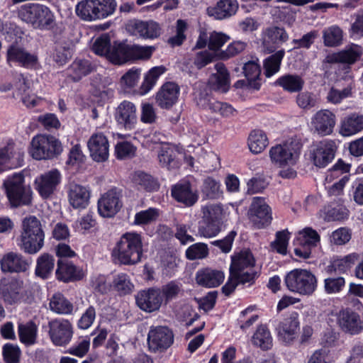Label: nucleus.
Returning a JSON list of instances; mask_svg holds the SVG:
<instances>
[{"label":"nucleus","instance_id":"obj_1","mask_svg":"<svg viewBox=\"0 0 363 363\" xmlns=\"http://www.w3.org/2000/svg\"><path fill=\"white\" fill-rule=\"evenodd\" d=\"M255 259L250 250H242L231 257L230 275L222 287L223 293L230 295L239 285L254 284L259 274L255 269Z\"/></svg>","mask_w":363,"mask_h":363},{"label":"nucleus","instance_id":"obj_2","mask_svg":"<svg viewBox=\"0 0 363 363\" xmlns=\"http://www.w3.org/2000/svg\"><path fill=\"white\" fill-rule=\"evenodd\" d=\"M143 254V238L136 232L123 234L112 251L114 260L124 265H134L141 261Z\"/></svg>","mask_w":363,"mask_h":363},{"label":"nucleus","instance_id":"obj_3","mask_svg":"<svg viewBox=\"0 0 363 363\" xmlns=\"http://www.w3.org/2000/svg\"><path fill=\"white\" fill-rule=\"evenodd\" d=\"M4 194L11 208L30 206L32 203L33 191L26 183L23 172L8 175L2 184Z\"/></svg>","mask_w":363,"mask_h":363},{"label":"nucleus","instance_id":"obj_4","mask_svg":"<svg viewBox=\"0 0 363 363\" xmlns=\"http://www.w3.org/2000/svg\"><path fill=\"white\" fill-rule=\"evenodd\" d=\"M21 248L26 253L34 255L44 246L45 233L40 221L34 216H29L22 221Z\"/></svg>","mask_w":363,"mask_h":363},{"label":"nucleus","instance_id":"obj_5","mask_svg":"<svg viewBox=\"0 0 363 363\" xmlns=\"http://www.w3.org/2000/svg\"><path fill=\"white\" fill-rule=\"evenodd\" d=\"M116 7V0H81L75 6V13L81 20L91 22L111 16Z\"/></svg>","mask_w":363,"mask_h":363},{"label":"nucleus","instance_id":"obj_6","mask_svg":"<svg viewBox=\"0 0 363 363\" xmlns=\"http://www.w3.org/2000/svg\"><path fill=\"white\" fill-rule=\"evenodd\" d=\"M284 283L290 291L306 296L313 294L318 286L315 275L303 269L290 271L284 277Z\"/></svg>","mask_w":363,"mask_h":363},{"label":"nucleus","instance_id":"obj_7","mask_svg":"<svg viewBox=\"0 0 363 363\" xmlns=\"http://www.w3.org/2000/svg\"><path fill=\"white\" fill-rule=\"evenodd\" d=\"M62 152L61 142L50 135H38L31 141L29 152L33 158L50 160L60 155Z\"/></svg>","mask_w":363,"mask_h":363},{"label":"nucleus","instance_id":"obj_8","mask_svg":"<svg viewBox=\"0 0 363 363\" xmlns=\"http://www.w3.org/2000/svg\"><path fill=\"white\" fill-rule=\"evenodd\" d=\"M22 18L40 28H48L54 21L51 11L46 6L39 4H28L21 11Z\"/></svg>","mask_w":363,"mask_h":363},{"label":"nucleus","instance_id":"obj_9","mask_svg":"<svg viewBox=\"0 0 363 363\" xmlns=\"http://www.w3.org/2000/svg\"><path fill=\"white\" fill-rule=\"evenodd\" d=\"M174 333L167 326L150 327L147 338L149 350L152 352H162L174 343Z\"/></svg>","mask_w":363,"mask_h":363},{"label":"nucleus","instance_id":"obj_10","mask_svg":"<svg viewBox=\"0 0 363 363\" xmlns=\"http://www.w3.org/2000/svg\"><path fill=\"white\" fill-rule=\"evenodd\" d=\"M319 242L320 235L317 231L311 228H305L298 233L294 240V254L298 258L308 259Z\"/></svg>","mask_w":363,"mask_h":363},{"label":"nucleus","instance_id":"obj_11","mask_svg":"<svg viewBox=\"0 0 363 363\" xmlns=\"http://www.w3.org/2000/svg\"><path fill=\"white\" fill-rule=\"evenodd\" d=\"M336 151L335 142L324 139L311 145L309 156L315 166L323 168L333 160Z\"/></svg>","mask_w":363,"mask_h":363},{"label":"nucleus","instance_id":"obj_12","mask_svg":"<svg viewBox=\"0 0 363 363\" xmlns=\"http://www.w3.org/2000/svg\"><path fill=\"white\" fill-rule=\"evenodd\" d=\"M48 335L55 346H67L72 340L73 328L72 323L62 318L52 319L48 322Z\"/></svg>","mask_w":363,"mask_h":363},{"label":"nucleus","instance_id":"obj_13","mask_svg":"<svg viewBox=\"0 0 363 363\" xmlns=\"http://www.w3.org/2000/svg\"><path fill=\"white\" fill-rule=\"evenodd\" d=\"M125 28L130 35L150 40L157 38L160 35L162 30L160 24L152 20L141 21L133 19L128 22Z\"/></svg>","mask_w":363,"mask_h":363},{"label":"nucleus","instance_id":"obj_14","mask_svg":"<svg viewBox=\"0 0 363 363\" xmlns=\"http://www.w3.org/2000/svg\"><path fill=\"white\" fill-rule=\"evenodd\" d=\"M122 206V194L116 188L111 189L102 194L98 201V211L104 218L115 216Z\"/></svg>","mask_w":363,"mask_h":363},{"label":"nucleus","instance_id":"obj_15","mask_svg":"<svg viewBox=\"0 0 363 363\" xmlns=\"http://www.w3.org/2000/svg\"><path fill=\"white\" fill-rule=\"evenodd\" d=\"M61 182V174L57 169H51L35 179L34 186L39 195L43 199L50 198Z\"/></svg>","mask_w":363,"mask_h":363},{"label":"nucleus","instance_id":"obj_16","mask_svg":"<svg viewBox=\"0 0 363 363\" xmlns=\"http://www.w3.org/2000/svg\"><path fill=\"white\" fill-rule=\"evenodd\" d=\"M249 218L257 228H262L270 223L272 218L270 208L263 198L253 199L249 211Z\"/></svg>","mask_w":363,"mask_h":363},{"label":"nucleus","instance_id":"obj_17","mask_svg":"<svg viewBox=\"0 0 363 363\" xmlns=\"http://www.w3.org/2000/svg\"><path fill=\"white\" fill-rule=\"evenodd\" d=\"M160 289L149 288L138 293L135 300L138 306L143 311L152 313L158 311L162 306V298Z\"/></svg>","mask_w":363,"mask_h":363},{"label":"nucleus","instance_id":"obj_18","mask_svg":"<svg viewBox=\"0 0 363 363\" xmlns=\"http://www.w3.org/2000/svg\"><path fill=\"white\" fill-rule=\"evenodd\" d=\"M90 157L97 162H105L109 156V143L102 133L93 134L87 142Z\"/></svg>","mask_w":363,"mask_h":363},{"label":"nucleus","instance_id":"obj_19","mask_svg":"<svg viewBox=\"0 0 363 363\" xmlns=\"http://www.w3.org/2000/svg\"><path fill=\"white\" fill-rule=\"evenodd\" d=\"M171 195L175 201L184 207L194 206L199 198L197 190L192 189L191 184L189 182H179L172 186Z\"/></svg>","mask_w":363,"mask_h":363},{"label":"nucleus","instance_id":"obj_20","mask_svg":"<svg viewBox=\"0 0 363 363\" xmlns=\"http://www.w3.org/2000/svg\"><path fill=\"white\" fill-rule=\"evenodd\" d=\"M180 87L173 82L163 84L155 96L157 105L162 109H169L179 99Z\"/></svg>","mask_w":363,"mask_h":363},{"label":"nucleus","instance_id":"obj_21","mask_svg":"<svg viewBox=\"0 0 363 363\" xmlns=\"http://www.w3.org/2000/svg\"><path fill=\"white\" fill-rule=\"evenodd\" d=\"M289 38V34L283 27L270 26L267 28L262 35V44L269 53L274 52Z\"/></svg>","mask_w":363,"mask_h":363},{"label":"nucleus","instance_id":"obj_22","mask_svg":"<svg viewBox=\"0 0 363 363\" xmlns=\"http://www.w3.org/2000/svg\"><path fill=\"white\" fill-rule=\"evenodd\" d=\"M337 320L342 330L351 335H357L363 330V320L360 315L349 308L340 311Z\"/></svg>","mask_w":363,"mask_h":363},{"label":"nucleus","instance_id":"obj_23","mask_svg":"<svg viewBox=\"0 0 363 363\" xmlns=\"http://www.w3.org/2000/svg\"><path fill=\"white\" fill-rule=\"evenodd\" d=\"M31 264V259L26 258L21 254L11 252L5 254L0 260L1 269L3 272H25Z\"/></svg>","mask_w":363,"mask_h":363},{"label":"nucleus","instance_id":"obj_24","mask_svg":"<svg viewBox=\"0 0 363 363\" xmlns=\"http://www.w3.org/2000/svg\"><path fill=\"white\" fill-rule=\"evenodd\" d=\"M136 111V106L133 103L123 101L116 109L115 119L125 130H133L137 123Z\"/></svg>","mask_w":363,"mask_h":363},{"label":"nucleus","instance_id":"obj_25","mask_svg":"<svg viewBox=\"0 0 363 363\" xmlns=\"http://www.w3.org/2000/svg\"><path fill=\"white\" fill-rule=\"evenodd\" d=\"M6 60L8 63L17 62L27 69L35 68L38 65V56L27 52L23 48L11 45L7 50Z\"/></svg>","mask_w":363,"mask_h":363},{"label":"nucleus","instance_id":"obj_26","mask_svg":"<svg viewBox=\"0 0 363 363\" xmlns=\"http://www.w3.org/2000/svg\"><path fill=\"white\" fill-rule=\"evenodd\" d=\"M238 7L237 0H219L216 5L208 6L206 13L213 19L222 21L235 15Z\"/></svg>","mask_w":363,"mask_h":363},{"label":"nucleus","instance_id":"obj_27","mask_svg":"<svg viewBox=\"0 0 363 363\" xmlns=\"http://www.w3.org/2000/svg\"><path fill=\"white\" fill-rule=\"evenodd\" d=\"M196 100L197 105L201 108L210 110L212 113H218L223 117L233 116L235 112V109L230 104L216 101L206 94H201Z\"/></svg>","mask_w":363,"mask_h":363},{"label":"nucleus","instance_id":"obj_28","mask_svg":"<svg viewBox=\"0 0 363 363\" xmlns=\"http://www.w3.org/2000/svg\"><path fill=\"white\" fill-rule=\"evenodd\" d=\"M298 327V313L292 312L277 326L279 340L286 344L290 343L295 339Z\"/></svg>","mask_w":363,"mask_h":363},{"label":"nucleus","instance_id":"obj_29","mask_svg":"<svg viewBox=\"0 0 363 363\" xmlns=\"http://www.w3.org/2000/svg\"><path fill=\"white\" fill-rule=\"evenodd\" d=\"M312 125L318 134L330 135L336 123L335 115L328 110L318 111L312 118Z\"/></svg>","mask_w":363,"mask_h":363},{"label":"nucleus","instance_id":"obj_30","mask_svg":"<svg viewBox=\"0 0 363 363\" xmlns=\"http://www.w3.org/2000/svg\"><path fill=\"white\" fill-rule=\"evenodd\" d=\"M55 275L59 281L65 283L81 280L84 277L82 269L65 259L58 260Z\"/></svg>","mask_w":363,"mask_h":363},{"label":"nucleus","instance_id":"obj_31","mask_svg":"<svg viewBox=\"0 0 363 363\" xmlns=\"http://www.w3.org/2000/svg\"><path fill=\"white\" fill-rule=\"evenodd\" d=\"M215 69L216 73L211 75L208 85L214 91L226 93L230 88V74L222 62L216 63Z\"/></svg>","mask_w":363,"mask_h":363},{"label":"nucleus","instance_id":"obj_32","mask_svg":"<svg viewBox=\"0 0 363 363\" xmlns=\"http://www.w3.org/2000/svg\"><path fill=\"white\" fill-rule=\"evenodd\" d=\"M96 70V65L90 60L77 58L67 67V76L73 82H79Z\"/></svg>","mask_w":363,"mask_h":363},{"label":"nucleus","instance_id":"obj_33","mask_svg":"<svg viewBox=\"0 0 363 363\" xmlns=\"http://www.w3.org/2000/svg\"><path fill=\"white\" fill-rule=\"evenodd\" d=\"M223 272L211 268L199 269L196 274V283L206 288H214L221 284L224 280Z\"/></svg>","mask_w":363,"mask_h":363},{"label":"nucleus","instance_id":"obj_34","mask_svg":"<svg viewBox=\"0 0 363 363\" xmlns=\"http://www.w3.org/2000/svg\"><path fill=\"white\" fill-rule=\"evenodd\" d=\"M363 130V115L353 113L343 118L340 122V134L352 136Z\"/></svg>","mask_w":363,"mask_h":363},{"label":"nucleus","instance_id":"obj_35","mask_svg":"<svg viewBox=\"0 0 363 363\" xmlns=\"http://www.w3.org/2000/svg\"><path fill=\"white\" fill-rule=\"evenodd\" d=\"M90 192L88 189L77 184H71L68 191V199L74 208H84L89 203Z\"/></svg>","mask_w":363,"mask_h":363},{"label":"nucleus","instance_id":"obj_36","mask_svg":"<svg viewBox=\"0 0 363 363\" xmlns=\"http://www.w3.org/2000/svg\"><path fill=\"white\" fill-rule=\"evenodd\" d=\"M294 151L291 144L284 143L272 147L269 151L272 161L280 166L291 163L294 160Z\"/></svg>","mask_w":363,"mask_h":363},{"label":"nucleus","instance_id":"obj_37","mask_svg":"<svg viewBox=\"0 0 363 363\" xmlns=\"http://www.w3.org/2000/svg\"><path fill=\"white\" fill-rule=\"evenodd\" d=\"M274 84L281 87L287 92L295 93L302 90L305 81L298 74H286L279 77L275 81Z\"/></svg>","mask_w":363,"mask_h":363},{"label":"nucleus","instance_id":"obj_38","mask_svg":"<svg viewBox=\"0 0 363 363\" xmlns=\"http://www.w3.org/2000/svg\"><path fill=\"white\" fill-rule=\"evenodd\" d=\"M357 259L358 255L355 253L350 254L341 258L334 259L327 266L325 272L330 274L333 273H345L352 267Z\"/></svg>","mask_w":363,"mask_h":363},{"label":"nucleus","instance_id":"obj_39","mask_svg":"<svg viewBox=\"0 0 363 363\" xmlns=\"http://www.w3.org/2000/svg\"><path fill=\"white\" fill-rule=\"evenodd\" d=\"M54 267L55 258L53 256L44 253L36 260L35 274L43 279H48L53 272Z\"/></svg>","mask_w":363,"mask_h":363},{"label":"nucleus","instance_id":"obj_40","mask_svg":"<svg viewBox=\"0 0 363 363\" xmlns=\"http://www.w3.org/2000/svg\"><path fill=\"white\" fill-rule=\"evenodd\" d=\"M323 44L325 47L335 48L340 46L343 40V30L337 26L326 27L323 30Z\"/></svg>","mask_w":363,"mask_h":363},{"label":"nucleus","instance_id":"obj_41","mask_svg":"<svg viewBox=\"0 0 363 363\" xmlns=\"http://www.w3.org/2000/svg\"><path fill=\"white\" fill-rule=\"evenodd\" d=\"M108 59L116 65H122L130 61V45L115 42L112 45Z\"/></svg>","mask_w":363,"mask_h":363},{"label":"nucleus","instance_id":"obj_42","mask_svg":"<svg viewBox=\"0 0 363 363\" xmlns=\"http://www.w3.org/2000/svg\"><path fill=\"white\" fill-rule=\"evenodd\" d=\"M177 155V151L174 148L164 145L160 148L157 157L159 162L162 167L172 169H177L180 166Z\"/></svg>","mask_w":363,"mask_h":363},{"label":"nucleus","instance_id":"obj_43","mask_svg":"<svg viewBox=\"0 0 363 363\" xmlns=\"http://www.w3.org/2000/svg\"><path fill=\"white\" fill-rule=\"evenodd\" d=\"M166 71L167 69L163 65L151 68L145 75L144 80L140 87V93L142 95L147 94L155 86L160 77Z\"/></svg>","mask_w":363,"mask_h":363},{"label":"nucleus","instance_id":"obj_44","mask_svg":"<svg viewBox=\"0 0 363 363\" xmlns=\"http://www.w3.org/2000/svg\"><path fill=\"white\" fill-rule=\"evenodd\" d=\"M253 345L268 350L272 347V337L266 325H260L252 337Z\"/></svg>","mask_w":363,"mask_h":363},{"label":"nucleus","instance_id":"obj_45","mask_svg":"<svg viewBox=\"0 0 363 363\" xmlns=\"http://www.w3.org/2000/svg\"><path fill=\"white\" fill-rule=\"evenodd\" d=\"M49 306L50 309L57 314L68 315L73 311L72 303L60 293L52 295L50 299Z\"/></svg>","mask_w":363,"mask_h":363},{"label":"nucleus","instance_id":"obj_46","mask_svg":"<svg viewBox=\"0 0 363 363\" xmlns=\"http://www.w3.org/2000/svg\"><path fill=\"white\" fill-rule=\"evenodd\" d=\"M111 286L120 295L130 294L134 288L130 276L123 272L113 275Z\"/></svg>","mask_w":363,"mask_h":363},{"label":"nucleus","instance_id":"obj_47","mask_svg":"<svg viewBox=\"0 0 363 363\" xmlns=\"http://www.w3.org/2000/svg\"><path fill=\"white\" fill-rule=\"evenodd\" d=\"M342 64L348 66L359 61L363 55V47L355 43H350L340 50Z\"/></svg>","mask_w":363,"mask_h":363},{"label":"nucleus","instance_id":"obj_48","mask_svg":"<svg viewBox=\"0 0 363 363\" xmlns=\"http://www.w3.org/2000/svg\"><path fill=\"white\" fill-rule=\"evenodd\" d=\"M268 138L265 133L261 130H252L248 138V147L254 154L262 152L268 145Z\"/></svg>","mask_w":363,"mask_h":363},{"label":"nucleus","instance_id":"obj_49","mask_svg":"<svg viewBox=\"0 0 363 363\" xmlns=\"http://www.w3.org/2000/svg\"><path fill=\"white\" fill-rule=\"evenodd\" d=\"M21 292L22 282L17 280H11L4 286L2 296L6 303L13 304L21 299Z\"/></svg>","mask_w":363,"mask_h":363},{"label":"nucleus","instance_id":"obj_50","mask_svg":"<svg viewBox=\"0 0 363 363\" xmlns=\"http://www.w3.org/2000/svg\"><path fill=\"white\" fill-rule=\"evenodd\" d=\"M18 332L20 341L22 343L26 345H32L35 343L38 327L33 321H29L26 324H20Z\"/></svg>","mask_w":363,"mask_h":363},{"label":"nucleus","instance_id":"obj_51","mask_svg":"<svg viewBox=\"0 0 363 363\" xmlns=\"http://www.w3.org/2000/svg\"><path fill=\"white\" fill-rule=\"evenodd\" d=\"M133 183L138 190L152 192L159 188L157 181L151 175L145 172H138L133 177Z\"/></svg>","mask_w":363,"mask_h":363},{"label":"nucleus","instance_id":"obj_52","mask_svg":"<svg viewBox=\"0 0 363 363\" xmlns=\"http://www.w3.org/2000/svg\"><path fill=\"white\" fill-rule=\"evenodd\" d=\"M285 55L284 50H280L271 55L264 61V74L271 77L280 69L281 61Z\"/></svg>","mask_w":363,"mask_h":363},{"label":"nucleus","instance_id":"obj_53","mask_svg":"<svg viewBox=\"0 0 363 363\" xmlns=\"http://www.w3.org/2000/svg\"><path fill=\"white\" fill-rule=\"evenodd\" d=\"M72 55V48L70 42L62 41L55 43L53 59L57 64L60 65L65 64Z\"/></svg>","mask_w":363,"mask_h":363},{"label":"nucleus","instance_id":"obj_54","mask_svg":"<svg viewBox=\"0 0 363 363\" xmlns=\"http://www.w3.org/2000/svg\"><path fill=\"white\" fill-rule=\"evenodd\" d=\"M201 190L203 196L208 199H218L222 194L220 183L211 177L203 180Z\"/></svg>","mask_w":363,"mask_h":363},{"label":"nucleus","instance_id":"obj_55","mask_svg":"<svg viewBox=\"0 0 363 363\" xmlns=\"http://www.w3.org/2000/svg\"><path fill=\"white\" fill-rule=\"evenodd\" d=\"M221 225L222 223L201 218L199 222L198 234L206 238L216 237L220 232Z\"/></svg>","mask_w":363,"mask_h":363},{"label":"nucleus","instance_id":"obj_56","mask_svg":"<svg viewBox=\"0 0 363 363\" xmlns=\"http://www.w3.org/2000/svg\"><path fill=\"white\" fill-rule=\"evenodd\" d=\"M296 104L300 108L309 111L318 107L319 99L317 95L313 92L308 91H299L296 96Z\"/></svg>","mask_w":363,"mask_h":363},{"label":"nucleus","instance_id":"obj_57","mask_svg":"<svg viewBox=\"0 0 363 363\" xmlns=\"http://www.w3.org/2000/svg\"><path fill=\"white\" fill-rule=\"evenodd\" d=\"M160 216V210L156 208H149L143 210L135 215L134 224L136 225H145L155 222Z\"/></svg>","mask_w":363,"mask_h":363},{"label":"nucleus","instance_id":"obj_58","mask_svg":"<svg viewBox=\"0 0 363 363\" xmlns=\"http://www.w3.org/2000/svg\"><path fill=\"white\" fill-rule=\"evenodd\" d=\"M318 37V31L312 30L303 34L300 38L293 39L291 41V44L294 45L293 49L309 50Z\"/></svg>","mask_w":363,"mask_h":363},{"label":"nucleus","instance_id":"obj_59","mask_svg":"<svg viewBox=\"0 0 363 363\" xmlns=\"http://www.w3.org/2000/svg\"><path fill=\"white\" fill-rule=\"evenodd\" d=\"M202 219L222 223L223 208L219 204H208L201 207Z\"/></svg>","mask_w":363,"mask_h":363},{"label":"nucleus","instance_id":"obj_60","mask_svg":"<svg viewBox=\"0 0 363 363\" xmlns=\"http://www.w3.org/2000/svg\"><path fill=\"white\" fill-rule=\"evenodd\" d=\"M182 284L172 281L165 285H163L160 289L162 302L164 301L165 303H167L170 301L177 298L182 290Z\"/></svg>","mask_w":363,"mask_h":363},{"label":"nucleus","instance_id":"obj_61","mask_svg":"<svg viewBox=\"0 0 363 363\" xmlns=\"http://www.w3.org/2000/svg\"><path fill=\"white\" fill-rule=\"evenodd\" d=\"M345 286L344 277L330 276L324 279V290L328 294L340 292Z\"/></svg>","mask_w":363,"mask_h":363},{"label":"nucleus","instance_id":"obj_62","mask_svg":"<svg viewBox=\"0 0 363 363\" xmlns=\"http://www.w3.org/2000/svg\"><path fill=\"white\" fill-rule=\"evenodd\" d=\"M289 238L287 230L277 232L276 239L271 243L272 248L277 253L286 255Z\"/></svg>","mask_w":363,"mask_h":363},{"label":"nucleus","instance_id":"obj_63","mask_svg":"<svg viewBox=\"0 0 363 363\" xmlns=\"http://www.w3.org/2000/svg\"><path fill=\"white\" fill-rule=\"evenodd\" d=\"M349 35L354 40L363 38V10L354 14V21L349 29Z\"/></svg>","mask_w":363,"mask_h":363},{"label":"nucleus","instance_id":"obj_64","mask_svg":"<svg viewBox=\"0 0 363 363\" xmlns=\"http://www.w3.org/2000/svg\"><path fill=\"white\" fill-rule=\"evenodd\" d=\"M136 148L130 142H118L115 146V155L118 160H125L133 157Z\"/></svg>","mask_w":363,"mask_h":363}]
</instances>
